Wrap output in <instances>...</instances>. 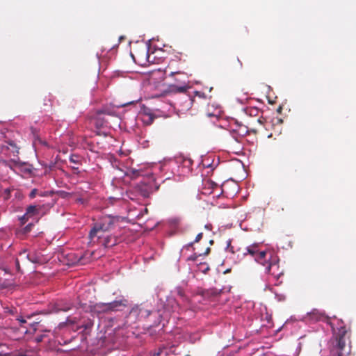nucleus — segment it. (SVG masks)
<instances>
[{"mask_svg":"<svg viewBox=\"0 0 356 356\" xmlns=\"http://www.w3.org/2000/svg\"><path fill=\"white\" fill-rule=\"evenodd\" d=\"M207 115H208L209 117H211V116H218V114H211V113H207Z\"/></svg>","mask_w":356,"mask_h":356,"instance_id":"72a5a7b5","label":"nucleus"},{"mask_svg":"<svg viewBox=\"0 0 356 356\" xmlns=\"http://www.w3.org/2000/svg\"><path fill=\"white\" fill-rule=\"evenodd\" d=\"M8 312H9L10 314H13V309H8Z\"/></svg>","mask_w":356,"mask_h":356,"instance_id":"e433bc0d","label":"nucleus"},{"mask_svg":"<svg viewBox=\"0 0 356 356\" xmlns=\"http://www.w3.org/2000/svg\"><path fill=\"white\" fill-rule=\"evenodd\" d=\"M188 102H189V104H191V99L190 98H188Z\"/></svg>","mask_w":356,"mask_h":356,"instance_id":"a19ab883","label":"nucleus"},{"mask_svg":"<svg viewBox=\"0 0 356 356\" xmlns=\"http://www.w3.org/2000/svg\"><path fill=\"white\" fill-rule=\"evenodd\" d=\"M134 173L138 174V171H134Z\"/></svg>","mask_w":356,"mask_h":356,"instance_id":"37998d69","label":"nucleus"},{"mask_svg":"<svg viewBox=\"0 0 356 356\" xmlns=\"http://www.w3.org/2000/svg\"><path fill=\"white\" fill-rule=\"evenodd\" d=\"M57 193L62 198H67V197L72 196L71 193H70L68 192H66V191H59L57 192Z\"/></svg>","mask_w":356,"mask_h":356,"instance_id":"aec40b11","label":"nucleus"},{"mask_svg":"<svg viewBox=\"0 0 356 356\" xmlns=\"http://www.w3.org/2000/svg\"><path fill=\"white\" fill-rule=\"evenodd\" d=\"M97 113L98 115L101 114L102 115H107L110 116H116V112L113 109L109 108H104L102 109L97 110Z\"/></svg>","mask_w":356,"mask_h":356,"instance_id":"2eb2a0df","label":"nucleus"},{"mask_svg":"<svg viewBox=\"0 0 356 356\" xmlns=\"http://www.w3.org/2000/svg\"><path fill=\"white\" fill-rule=\"evenodd\" d=\"M236 61H237V63H238V69H241V68H242V67H243V63H242V62L240 60V59H239L238 58H237Z\"/></svg>","mask_w":356,"mask_h":356,"instance_id":"c756f323","label":"nucleus"},{"mask_svg":"<svg viewBox=\"0 0 356 356\" xmlns=\"http://www.w3.org/2000/svg\"><path fill=\"white\" fill-rule=\"evenodd\" d=\"M266 272L277 279L283 275L282 270H280V269L279 259L276 255L273 257V260L270 261V263H269L266 267Z\"/></svg>","mask_w":356,"mask_h":356,"instance_id":"39448f33","label":"nucleus"},{"mask_svg":"<svg viewBox=\"0 0 356 356\" xmlns=\"http://www.w3.org/2000/svg\"><path fill=\"white\" fill-rule=\"evenodd\" d=\"M274 257H275V255L272 251L261 250L259 253H257L254 260L257 263L267 266L268 264L270 263V261L273 260Z\"/></svg>","mask_w":356,"mask_h":356,"instance_id":"423d86ee","label":"nucleus"},{"mask_svg":"<svg viewBox=\"0 0 356 356\" xmlns=\"http://www.w3.org/2000/svg\"><path fill=\"white\" fill-rule=\"evenodd\" d=\"M129 305V300L123 296H120L116 300L104 303L97 302L92 306V311L97 314H111L122 312Z\"/></svg>","mask_w":356,"mask_h":356,"instance_id":"20e7f679","label":"nucleus"},{"mask_svg":"<svg viewBox=\"0 0 356 356\" xmlns=\"http://www.w3.org/2000/svg\"><path fill=\"white\" fill-rule=\"evenodd\" d=\"M37 341H41V339H40V338H38V339H37Z\"/></svg>","mask_w":356,"mask_h":356,"instance_id":"79ce46f5","label":"nucleus"},{"mask_svg":"<svg viewBox=\"0 0 356 356\" xmlns=\"http://www.w3.org/2000/svg\"><path fill=\"white\" fill-rule=\"evenodd\" d=\"M23 254H26V251H24L23 253H22L21 255Z\"/></svg>","mask_w":356,"mask_h":356,"instance_id":"c03bdc74","label":"nucleus"},{"mask_svg":"<svg viewBox=\"0 0 356 356\" xmlns=\"http://www.w3.org/2000/svg\"><path fill=\"white\" fill-rule=\"evenodd\" d=\"M26 257L30 261L34 264H41L42 262V256L35 252L26 254Z\"/></svg>","mask_w":356,"mask_h":356,"instance_id":"f8f14e48","label":"nucleus"},{"mask_svg":"<svg viewBox=\"0 0 356 356\" xmlns=\"http://www.w3.org/2000/svg\"><path fill=\"white\" fill-rule=\"evenodd\" d=\"M210 250H211L210 248H207L205 252L204 253V254H205V255L208 254L210 252Z\"/></svg>","mask_w":356,"mask_h":356,"instance_id":"2f4dec72","label":"nucleus"},{"mask_svg":"<svg viewBox=\"0 0 356 356\" xmlns=\"http://www.w3.org/2000/svg\"><path fill=\"white\" fill-rule=\"evenodd\" d=\"M0 163H2L3 164L7 165V161H2Z\"/></svg>","mask_w":356,"mask_h":356,"instance_id":"58836bf2","label":"nucleus"},{"mask_svg":"<svg viewBox=\"0 0 356 356\" xmlns=\"http://www.w3.org/2000/svg\"><path fill=\"white\" fill-rule=\"evenodd\" d=\"M178 293H179V295L180 296H183V294H184V293H183V292H182L181 291H178Z\"/></svg>","mask_w":356,"mask_h":356,"instance_id":"4c0bfd02","label":"nucleus"},{"mask_svg":"<svg viewBox=\"0 0 356 356\" xmlns=\"http://www.w3.org/2000/svg\"><path fill=\"white\" fill-rule=\"evenodd\" d=\"M199 270L204 273H206L208 270H209V267L206 263H200L199 264Z\"/></svg>","mask_w":356,"mask_h":356,"instance_id":"6ab92c4d","label":"nucleus"},{"mask_svg":"<svg viewBox=\"0 0 356 356\" xmlns=\"http://www.w3.org/2000/svg\"><path fill=\"white\" fill-rule=\"evenodd\" d=\"M246 250L247 252H244L243 254L246 255L248 254L254 257V259L257 257V253L261 251V250L259 248V245L256 243L248 246Z\"/></svg>","mask_w":356,"mask_h":356,"instance_id":"9b49d317","label":"nucleus"},{"mask_svg":"<svg viewBox=\"0 0 356 356\" xmlns=\"http://www.w3.org/2000/svg\"><path fill=\"white\" fill-rule=\"evenodd\" d=\"M70 309V307L69 306H65V307H60L58 305H56L54 308L55 312H59L60 311L63 312H67Z\"/></svg>","mask_w":356,"mask_h":356,"instance_id":"a211bd4d","label":"nucleus"},{"mask_svg":"<svg viewBox=\"0 0 356 356\" xmlns=\"http://www.w3.org/2000/svg\"><path fill=\"white\" fill-rule=\"evenodd\" d=\"M227 250L232 252V253H234L235 251H234V247L231 245V241H229L227 242V248H226Z\"/></svg>","mask_w":356,"mask_h":356,"instance_id":"b1692460","label":"nucleus"},{"mask_svg":"<svg viewBox=\"0 0 356 356\" xmlns=\"http://www.w3.org/2000/svg\"><path fill=\"white\" fill-rule=\"evenodd\" d=\"M95 126L97 128H100L105 125V124L107 122V121L104 119V117H102V115L99 114L98 115L97 113L95 114Z\"/></svg>","mask_w":356,"mask_h":356,"instance_id":"4468645a","label":"nucleus"},{"mask_svg":"<svg viewBox=\"0 0 356 356\" xmlns=\"http://www.w3.org/2000/svg\"><path fill=\"white\" fill-rule=\"evenodd\" d=\"M93 252H86L83 255L80 256L79 259L76 261V263L80 265H85L88 263L90 260V258Z\"/></svg>","mask_w":356,"mask_h":356,"instance_id":"ddd939ff","label":"nucleus"},{"mask_svg":"<svg viewBox=\"0 0 356 356\" xmlns=\"http://www.w3.org/2000/svg\"><path fill=\"white\" fill-rule=\"evenodd\" d=\"M308 316L311 320L313 321H323L325 316L323 312H321L318 309H314L310 313H308Z\"/></svg>","mask_w":356,"mask_h":356,"instance_id":"9d476101","label":"nucleus"},{"mask_svg":"<svg viewBox=\"0 0 356 356\" xmlns=\"http://www.w3.org/2000/svg\"><path fill=\"white\" fill-rule=\"evenodd\" d=\"M38 194V191L36 188H33L29 193V197L33 199Z\"/></svg>","mask_w":356,"mask_h":356,"instance_id":"5701e85b","label":"nucleus"},{"mask_svg":"<svg viewBox=\"0 0 356 356\" xmlns=\"http://www.w3.org/2000/svg\"><path fill=\"white\" fill-rule=\"evenodd\" d=\"M202 236H203V233H202V232H201V233H199V234L196 236V237H195V239L194 242H195V243H198V242L202 239Z\"/></svg>","mask_w":356,"mask_h":356,"instance_id":"bb28decb","label":"nucleus"},{"mask_svg":"<svg viewBox=\"0 0 356 356\" xmlns=\"http://www.w3.org/2000/svg\"><path fill=\"white\" fill-rule=\"evenodd\" d=\"M85 293H86V291H85V293L83 294H82L81 296H79V298H81L80 299V305L83 307V306H86L87 305V302H86V298H85Z\"/></svg>","mask_w":356,"mask_h":356,"instance_id":"412c9836","label":"nucleus"},{"mask_svg":"<svg viewBox=\"0 0 356 356\" xmlns=\"http://www.w3.org/2000/svg\"><path fill=\"white\" fill-rule=\"evenodd\" d=\"M201 255H202V254H197L196 253H195L194 254L188 257L187 261H195L196 259L197 258V257L201 256Z\"/></svg>","mask_w":356,"mask_h":356,"instance_id":"393cba45","label":"nucleus"},{"mask_svg":"<svg viewBox=\"0 0 356 356\" xmlns=\"http://www.w3.org/2000/svg\"><path fill=\"white\" fill-rule=\"evenodd\" d=\"M196 96L204 98L205 97L204 94L201 92H195Z\"/></svg>","mask_w":356,"mask_h":356,"instance_id":"c85d7f7f","label":"nucleus"},{"mask_svg":"<svg viewBox=\"0 0 356 356\" xmlns=\"http://www.w3.org/2000/svg\"><path fill=\"white\" fill-rule=\"evenodd\" d=\"M40 196H44V194L43 193H40Z\"/></svg>","mask_w":356,"mask_h":356,"instance_id":"a18cd8bd","label":"nucleus"},{"mask_svg":"<svg viewBox=\"0 0 356 356\" xmlns=\"http://www.w3.org/2000/svg\"><path fill=\"white\" fill-rule=\"evenodd\" d=\"M70 161L72 163H76V160L74 159V156H71Z\"/></svg>","mask_w":356,"mask_h":356,"instance_id":"473e14b6","label":"nucleus"},{"mask_svg":"<svg viewBox=\"0 0 356 356\" xmlns=\"http://www.w3.org/2000/svg\"><path fill=\"white\" fill-rule=\"evenodd\" d=\"M42 209L41 205H29L26 209V216L30 218L39 215Z\"/></svg>","mask_w":356,"mask_h":356,"instance_id":"6e6552de","label":"nucleus"},{"mask_svg":"<svg viewBox=\"0 0 356 356\" xmlns=\"http://www.w3.org/2000/svg\"><path fill=\"white\" fill-rule=\"evenodd\" d=\"M13 191H14V188L13 187L6 188L1 193V197H3V200H5V201L8 200L11 197V192Z\"/></svg>","mask_w":356,"mask_h":356,"instance_id":"dca6fc26","label":"nucleus"},{"mask_svg":"<svg viewBox=\"0 0 356 356\" xmlns=\"http://www.w3.org/2000/svg\"><path fill=\"white\" fill-rule=\"evenodd\" d=\"M194 243H195L194 241L193 242H191L188 244H187L184 248H186V249H188L190 247H193Z\"/></svg>","mask_w":356,"mask_h":356,"instance_id":"7c9ffc66","label":"nucleus"},{"mask_svg":"<svg viewBox=\"0 0 356 356\" xmlns=\"http://www.w3.org/2000/svg\"><path fill=\"white\" fill-rule=\"evenodd\" d=\"M114 221L113 217L105 216L96 222L89 233L90 243L100 244L108 232L113 227Z\"/></svg>","mask_w":356,"mask_h":356,"instance_id":"f03ea898","label":"nucleus"},{"mask_svg":"<svg viewBox=\"0 0 356 356\" xmlns=\"http://www.w3.org/2000/svg\"><path fill=\"white\" fill-rule=\"evenodd\" d=\"M154 119V118L153 115L147 114V115H145L143 122L145 124L149 125L153 122Z\"/></svg>","mask_w":356,"mask_h":356,"instance_id":"f3484780","label":"nucleus"},{"mask_svg":"<svg viewBox=\"0 0 356 356\" xmlns=\"http://www.w3.org/2000/svg\"><path fill=\"white\" fill-rule=\"evenodd\" d=\"M33 226V223H29L25 227H24V232H29L31 229H32V227Z\"/></svg>","mask_w":356,"mask_h":356,"instance_id":"a878e982","label":"nucleus"},{"mask_svg":"<svg viewBox=\"0 0 356 356\" xmlns=\"http://www.w3.org/2000/svg\"><path fill=\"white\" fill-rule=\"evenodd\" d=\"M9 145H10V146H12V147H13L16 148V146H15V143H14L13 142H10V143H9Z\"/></svg>","mask_w":356,"mask_h":356,"instance_id":"f704fd0d","label":"nucleus"},{"mask_svg":"<svg viewBox=\"0 0 356 356\" xmlns=\"http://www.w3.org/2000/svg\"><path fill=\"white\" fill-rule=\"evenodd\" d=\"M31 218L28 216H26V213L19 218V220L22 225H24Z\"/></svg>","mask_w":356,"mask_h":356,"instance_id":"4be33fe9","label":"nucleus"},{"mask_svg":"<svg viewBox=\"0 0 356 356\" xmlns=\"http://www.w3.org/2000/svg\"><path fill=\"white\" fill-rule=\"evenodd\" d=\"M19 195H20V193H19V191H17V192L15 193V197H19Z\"/></svg>","mask_w":356,"mask_h":356,"instance_id":"c9c22d12","label":"nucleus"},{"mask_svg":"<svg viewBox=\"0 0 356 356\" xmlns=\"http://www.w3.org/2000/svg\"><path fill=\"white\" fill-rule=\"evenodd\" d=\"M348 329L341 320L337 321V332H334V339L331 341L330 353L332 356H345L350 351V347L347 346L349 339Z\"/></svg>","mask_w":356,"mask_h":356,"instance_id":"f257e3e1","label":"nucleus"},{"mask_svg":"<svg viewBox=\"0 0 356 356\" xmlns=\"http://www.w3.org/2000/svg\"><path fill=\"white\" fill-rule=\"evenodd\" d=\"M170 76L174 79L175 83L168 86L165 93L168 95L186 94L191 88L189 86L188 76L186 73L177 71L170 72Z\"/></svg>","mask_w":356,"mask_h":356,"instance_id":"7ed1b4c3","label":"nucleus"},{"mask_svg":"<svg viewBox=\"0 0 356 356\" xmlns=\"http://www.w3.org/2000/svg\"><path fill=\"white\" fill-rule=\"evenodd\" d=\"M118 243V239L113 236L107 234L106 237L103 238V241L99 244L104 248H111L115 245H116Z\"/></svg>","mask_w":356,"mask_h":356,"instance_id":"1a4fd4ad","label":"nucleus"},{"mask_svg":"<svg viewBox=\"0 0 356 356\" xmlns=\"http://www.w3.org/2000/svg\"><path fill=\"white\" fill-rule=\"evenodd\" d=\"M17 320L19 322L21 326H22L23 324L26 323V321L24 318H22L21 316L20 317H17Z\"/></svg>","mask_w":356,"mask_h":356,"instance_id":"cd10ccee","label":"nucleus"},{"mask_svg":"<svg viewBox=\"0 0 356 356\" xmlns=\"http://www.w3.org/2000/svg\"><path fill=\"white\" fill-rule=\"evenodd\" d=\"M31 131H32V133H33V134H34V133H35V129H34V128H33V127H32V128H31Z\"/></svg>","mask_w":356,"mask_h":356,"instance_id":"ea45409f","label":"nucleus"},{"mask_svg":"<svg viewBox=\"0 0 356 356\" xmlns=\"http://www.w3.org/2000/svg\"><path fill=\"white\" fill-rule=\"evenodd\" d=\"M130 314L138 316L139 318H146L151 314V310L145 308L142 305H136L131 309Z\"/></svg>","mask_w":356,"mask_h":356,"instance_id":"0eeeda50","label":"nucleus"}]
</instances>
